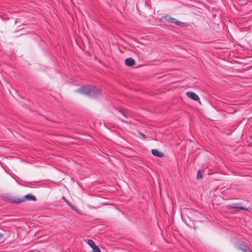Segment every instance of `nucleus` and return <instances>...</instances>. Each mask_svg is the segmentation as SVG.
I'll use <instances>...</instances> for the list:
<instances>
[{
  "label": "nucleus",
  "mask_w": 252,
  "mask_h": 252,
  "mask_svg": "<svg viewBox=\"0 0 252 252\" xmlns=\"http://www.w3.org/2000/svg\"><path fill=\"white\" fill-rule=\"evenodd\" d=\"M78 93H80L90 97H95L99 94V91L94 86H85L76 90Z\"/></svg>",
  "instance_id": "obj_1"
},
{
  "label": "nucleus",
  "mask_w": 252,
  "mask_h": 252,
  "mask_svg": "<svg viewBox=\"0 0 252 252\" xmlns=\"http://www.w3.org/2000/svg\"><path fill=\"white\" fill-rule=\"evenodd\" d=\"M26 200H35L36 197L35 196L31 195L30 194L26 195L23 198H19L17 199L16 200L14 201V202H15L16 203H21Z\"/></svg>",
  "instance_id": "obj_2"
},
{
  "label": "nucleus",
  "mask_w": 252,
  "mask_h": 252,
  "mask_svg": "<svg viewBox=\"0 0 252 252\" xmlns=\"http://www.w3.org/2000/svg\"><path fill=\"white\" fill-rule=\"evenodd\" d=\"M87 243L92 248L94 252H101L100 249L94 244L92 240H88Z\"/></svg>",
  "instance_id": "obj_3"
},
{
  "label": "nucleus",
  "mask_w": 252,
  "mask_h": 252,
  "mask_svg": "<svg viewBox=\"0 0 252 252\" xmlns=\"http://www.w3.org/2000/svg\"><path fill=\"white\" fill-rule=\"evenodd\" d=\"M186 94L190 99L200 102L199 96L195 93L192 92H188L186 93Z\"/></svg>",
  "instance_id": "obj_4"
},
{
  "label": "nucleus",
  "mask_w": 252,
  "mask_h": 252,
  "mask_svg": "<svg viewBox=\"0 0 252 252\" xmlns=\"http://www.w3.org/2000/svg\"><path fill=\"white\" fill-rule=\"evenodd\" d=\"M227 207L228 209H233L235 211L247 210L245 207L239 206L238 204H237L236 205H229Z\"/></svg>",
  "instance_id": "obj_5"
},
{
  "label": "nucleus",
  "mask_w": 252,
  "mask_h": 252,
  "mask_svg": "<svg viewBox=\"0 0 252 252\" xmlns=\"http://www.w3.org/2000/svg\"><path fill=\"white\" fill-rule=\"evenodd\" d=\"M165 19L168 22L175 23L177 25H179L181 22L177 20L175 18H173L169 16H166Z\"/></svg>",
  "instance_id": "obj_6"
},
{
  "label": "nucleus",
  "mask_w": 252,
  "mask_h": 252,
  "mask_svg": "<svg viewBox=\"0 0 252 252\" xmlns=\"http://www.w3.org/2000/svg\"><path fill=\"white\" fill-rule=\"evenodd\" d=\"M125 62V64L128 66H132L135 63V61L131 58L126 59Z\"/></svg>",
  "instance_id": "obj_7"
},
{
  "label": "nucleus",
  "mask_w": 252,
  "mask_h": 252,
  "mask_svg": "<svg viewBox=\"0 0 252 252\" xmlns=\"http://www.w3.org/2000/svg\"><path fill=\"white\" fill-rule=\"evenodd\" d=\"M152 153L153 155L158 157H159V158H162L164 156V155L162 153L160 152L157 149L152 150Z\"/></svg>",
  "instance_id": "obj_8"
},
{
  "label": "nucleus",
  "mask_w": 252,
  "mask_h": 252,
  "mask_svg": "<svg viewBox=\"0 0 252 252\" xmlns=\"http://www.w3.org/2000/svg\"><path fill=\"white\" fill-rule=\"evenodd\" d=\"M239 248L244 252H252V251L246 245H242L240 246Z\"/></svg>",
  "instance_id": "obj_9"
},
{
  "label": "nucleus",
  "mask_w": 252,
  "mask_h": 252,
  "mask_svg": "<svg viewBox=\"0 0 252 252\" xmlns=\"http://www.w3.org/2000/svg\"><path fill=\"white\" fill-rule=\"evenodd\" d=\"M120 112L126 118H128L129 116V114L126 110H124L121 111Z\"/></svg>",
  "instance_id": "obj_10"
},
{
  "label": "nucleus",
  "mask_w": 252,
  "mask_h": 252,
  "mask_svg": "<svg viewBox=\"0 0 252 252\" xmlns=\"http://www.w3.org/2000/svg\"><path fill=\"white\" fill-rule=\"evenodd\" d=\"M202 178L200 171H198L197 175V178L198 179H201Z\"/></svg>",
  "instance_id": "obj_11"
},
{
  "label": "nucleus",
  "mask_w": 252,
  "mask_h": 252,
  "mask_svg": "<svg viewBox=\"0 0 252 252\" xmlns=\"http://www.w3.org/2000/svg\"><path fill=\"white\" fill-rule=\"evenodd\" d=\"M63 199L65 200V201L67 203V204L70 206L71 207L72 209H73V206L72 205V204L70 203L69 201H67L65 198L64 197H63Z\"/></svg>",
  "instance_id": "obj_12"
},
{
  "label": "nucleus",
  "mask_w": 252,
  "mask_h": 252,
  "mask_svg": "<svg viewBox=\"0 0 252 252\" xmlns=\"http://www.w3.org/2000/svg\"><path fill=\"white\" fill-rule=\"evenodd\" d=\"M3 235L0 232V243L3 241Z\"/></svg>",
  "instance_id": "obj_13"
},
{
  "label": "nucleus",
  "mask_w": 252,
  "mask_h": 252,
  "mask_svg": "<svg viewBox=\"0 0 252 252\" xmlns=\"http://www.w3.org/2000/svg\"><path fill=\"white\" fill-rule=\"evenodd\" d=\"M140 134L142 136L143 139H145L146 138V136L144 134H142V133H140Z\"/></svg>",
  "instance_id": "obj_14"
}]
</instances>
